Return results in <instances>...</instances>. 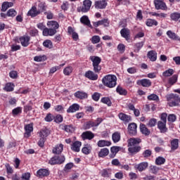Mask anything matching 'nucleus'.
I'll list each match as a JSON object with an SVG mask.
<instances>
[{"label": "nucleus", "mask_w": 180, "mask_h": 180, "mask_svg": "<svg viewBox=\"0 0 180 180\" xmlns=\"http://www.w3.org/2000/svg\"><path fill=\"white\" fill-rule=\"evenodd\" d=\"M37 174L40 178H43V176H49V175H50V172L46 169H40L37 171Z\"/></svg>", "instance_id": "obj_22"}, {"label": "nucleus", "mask_w": 180, "mask_h": 180, "mask_svg": "<svg viewBox=\"0 0 180 180\" xmlns=\"http://www.w3.org/2000/svg\"><path fill=\"white\" fill-rule=\"evenodd\" d=\"M46 60H47L46 56H37L34 58V61H37V63L46 61Z\"/></svg>", "instance_id": "obj_43"}, {"label": "nucleus", "mask_w": 180, "mask_h": 180, "mask_svg": "<svg viewBox=\"0 0 180 180\" xmlns=\"http://www.w3.org/2000/svg\"><path fill=\"white\" fill-rule=\"evenodd\" d=\"M141 150V146H129L128 148V151L131 153V154H137V153L140 152Z\"/></svg>", "instance_id": "obj_17"}, {"label": "nucleus", "mask_w": 180, "mask_h": 180, "mask_svg": "<svg viewBox=\"0 0 180 180\" xmlns=\"http://www.w3.org/2000/svg\"><path fill=\"white\" fill-rule=\"evenodd\" d=\"M75 96L79 99H86V98H88V94L83 91H77L75 94Z\"/></svg>", "instance_id": "obj_31"}, {"label": "nucleus", "mask_w": 180, "mask_h": 180, "mask_svg": "<svg viewBox=\"0 0 180 180\" xmlns=\"http://www.w3.org/2000/svg\"><path fill=\"white\" fill-rule=\"evenodd\" d=\"M82 144L81 141H75L72 145L71 149L75 153H79V148H81Z\"/></svg>", "instance_id": "obj_21"}, {"label": "nucleus", "mask_w": 180, "mask_h": 180, "mask_svg": "<svg viewBox=\"0 0 180 180\" xmlns=\"http://www.w3.org/2000/svg\"><path fill=\"white\" fill-rule=\"evenodd\" d=\"M20 41L21 43V45L23 47H27V46H29L30 44L29 41H30V37L29 36L21 37L20 38Z\"/></svg>", "instance_id": "obj_16"}, {"label": "nucleus", "mask_w": 180, "mask_h": 180, "mask_svg": "<svg viewBox=\"0 0 180 180\" xmlns=\"http://www.w3.org/2000/svg\"><path fill=\"white\" fill-rule=\"evenodd\" d=\"M80 106L77 104L74 103L69 107V109L67 110V113H75L77 110H79Z\"/></svg>", "instance_id": "obj_19"}, {"label": "nucleus", "mask_w": 180, "mask_h": 180, "mask_svg": "<svg viewBox=\"0 0 180 180\" xmlns=\"http://www.w3.org/2000/svg\"><path fill=\"white\" fill-rule=\"evenodd\" d=\"M170 18L172 20H174V22H178L180 18V13H173L170 15Z\"/></svg>", "instance_id": "obj_42"}, {"label": "nucleus", "mask_w": 180, "mask_h": 180, "mask_svg": "<svg viewBox=\"0 0 180 180\" xmlns=\"http://www.w3.org/2000/svg\"><path fill=\"white\" fill-rule=\"evenodd\" d=\"M44 11H46V6L44 5V3H39L38 5V12L41 13V12Z\"/></svg>", "instance_id": "obj_56"}, {"label": "nucleus", "mask_w": 180, "mask_h": 180, "mask_svg": "<svg viewBox=\"0 0 180 180\" xmlns=\"http://www.w3.org/2000/svg\"><path fill=\"white\" fill-rule=\"evenodd\" d=\"M117 77L114 75H108L102 79V82L108 88H115Z\"/></svg>", "instance_id": "obj_1"}, {"label": "nucleus", "mask_w": 180, "mask_h": 180, "mask_svg": "<svg viewBox=\"0 0 180 180\" xmlns=\"http://www.w3.org/2000/svg\"><path fill=\"white\" fill-rule=\"evenodd\" d=\"M49 134H50V130H49L47 128H44L41 129L39 132L40 137L43 139H46V137H48Z\"/></svg>", "instance_id": "obj_33"}, {"label": "nucleus", "mask_w": 180, "mask_h": 180, "mask_svg": "<svg viewBox=\"0 0 180 180\" xmlns=\"http://www.w3.org/2000/svg\"><path fill=\"white\" fill-rule=\"evenodd\" d=\"M63 144L57 145L52 150L53 154H61L63 153Z\"/></svg>", "instance_id": "obj_30"}, {"label": "nucleus", "mask_w": 180, "mask_h": 180, "mask_svg": "<svg viewBox=\"0 0 180 180\" xmlns=\"http://www.w3.org/2000/svg\"><path fill=\"white\" fill-rule=\"evenodd\" d=\"M101 25H103L105 27H108L109 26V20L108 19H103L94 23L95 27H98Z\"/></svg>", "instance_id": "obj_24"}, {"label": "nucleus", "mask_w": 180, "mask_h": 180, "mask_svg": "<svg viewBox=\"0 0 180 180\" xmlns=\"http://www.w3.org/2000/svg\"><path fill=\"white\" fill-rule=\"evenodd\" d=\"M95 137V134L91 131H84L82 134V139L83 140H92Z\"/></svg>", "instance_id": "obj_11"}, {"label": "nucleus", "mask_w": 180, "mask_h": 180, "mask_svg": "<svg viewBox=\"0 0 180 180\" xmlns=\"http://www.w3.org/2000/svg\"><path fill=\"white\" fill-rule=\"evenodd\" d=\"M119 119L122 120V122H125V123H129L130 120H131V117L123 112H121L118 115Z\"/></svg>", "instance_id": "obj_23"}, {"label": "nucleus", "mask_w": 180, "mask_h": 180, "mask_svg": "<svg viewBox=\"0 0 180 180\" xmlns=\"http://www.w3.org/2000/svg\"><path fill=\"white\" fill-rule=\"evenodd\" d=\"M148 57L150 61H155L157 60V53L154 51H150L148 53Z\"/></svg>", "instance_id": "obj_36"}, {"label": "nucleus", "mask_w": 180, "mask_h": 180, "mask_svg": "<svg viewBox=\"0 0 180 180\" xmlns=\"http://www.w3.org/2000/svg\"><path fill=\"white\" fill-rule=\"evenodd\" d=\"M117 94H120V95H127V91L126 89H123L122 86H118L116 89Z\"/></svg>", "instance_id": "obj_44"}, {"label": "nucleus", "mask_w": 180, "mask_h": 180, "mask_svg": "<svg viewBox=\"0 0 180 180\" xmlns=\"http://www.w3.org/2000/svg\"><path fill=\"white\" fill-rule=\"evenodd\" d=\"M140 131L142 134H144V136H150V134L151 133L144 124H140Z\"/></svg>", "instance_id": "obj_25"}, {"label": "nucleus", "mask_w": 180, "mask_h": 180, "mask_svg": "<svg viewBox=\"0 0 180 180\" xmlns=\"http://www.w3.org/2000/svg\"><path fill=\"white\" fill-rule=\"evenodd\" d=\"M80 22L84 26H88V27H91L92 29V25H91V20H89V18L87 15H83L80 18Z\"/></svg>", "instance_id": "obj_14"}, {"label": "nucleus", "mask_w": 180, "mask_h": 180, "mask_svg": "<svg viewBox=\"0 0 180 180\" xmlns=\"http://www.w3.org/2000/svg\"><path fill=\"white\" fill-rule=\"evenodd\" d=\"M84 77L88 78V79H91V81H96V79H98V75L94 72L92 70H88L86 72Z\"/></svg>", "instance_id": "obj_8"}, {"label": "nucleus", "mask_w": 180, "mask_h": 180, "mask_svg": "<svg viewBox=\"0 0 180 180\" xmlns=\"http://www.w3.org/2000/svg\"><path fill=\"white\" fill-rule=\"evenodd\" d=\"M19 113H22V108L18 107L12 110V114L15 116L16 115H19Z\"/></svg>", "instance_id": "obj_62"}, {"label": "nucleus", "mask_w": 180, "mask_h": 180, "mask_svg": "<svg viewBox=\"0 0 180 180\" xmlns=\"http://www.w3.org/2000/svg\"><path fill=\"white\" fill-rule=\"evenodd\" d=\"M155 124H157V120L155 118L150 119L148 123V126H150V127H154Z\"/></svg>", "instance_id": "obj_59"}, {"label": "nucleus", "mask_w": 180, "mask_h": 180, "mask_svg": "<svg viewBox=\"0 0 180 180\" xmlns=\"http://www.w3.org/2000/svg\"><path fill=\"white\" fill-rule=\"evenodd\" d=\"M143 46H144V41L136 43L135 44V47L136 48V49H135V51H137V53H139V51H140V49H141Z\"/></svg>", "instance_id": "obj_54"}, {"label": "nucleus", "mask_w": 180, "mask_h": 180, "mask_svg": "<svg viewBox=\"0 0 180 180\" xmlns=\"http://www.w3.org/2000/svg\"><path fill=\"white\" fill-rule=\"evenodd\" d=\"M37 15H40V11H38L36 6H32V8L28 11L27 15L31 16V18H36Z\"/></svg>", "instance_id": "obj_15"}, {"label": "nucleus", "mask_w": 180, "mask_h": 180, "mask_svg": "<svg viewBox=\"0 0 180 180\" xmlns=\"http://www.w3.org/2000/svg\"><path fill=\"white\" fill-rule=\"evenodd\" d=\"M151 154H153V152L150 150H146L142 155L144 157V158H148V157H151Z\"/></svg>", "instance_id": "obj_60"}, {"label": "nucleus", "mask_w": 180, "mask_h": 180, "mask_svg": "<svg viewBox=\"0 0 180 180\" xmlns=\"http://www.w3.org/2000/svg\"><path fill=\"white\" fill-rule=\"evenodd\" d=\"M22 180H30V173L27 172L22 174Z\"/></svg>", "instance_id": "obj_63"}, {"label": "nucleus", "mask_w": 180, "mask_h": 180, "mask_svg": "<svg viewBox=\"0 0 180 180\" xmlns=\"http://www.w3.org/2000/svg\"><path fill=\"white\" fill-rule=\"evenodd\" d=\"M90 60L93 63V71L96 74H99L102 70V66L100 65L102 59L98 56H90Z\"/></svg>", "instance_id": "obj_2"}, {"label": "nucleus", "mask_w": 180, "mask_h": 180, "mask_svg": "<svg viewBox=\"0 0 180 180\" xmlns=\"http://www.w3.org/2000/svg\"><path fill=\"white\" fill-rule=\"evenodd\" d=\"M63 116L61 115H58L55 117V118L53 119L54 122L56 123H61L63 122Z\"/></svg>", "instance_id": "obj_61"}, {"label": "nucleus", "mask_w": 180, "mask_h": 180, "mask_svg": "<svg viewBox=\"0 0 180 180\" xmlns=\"http://www.w3.org/2000/svg\"><path fill=\"white\" fill-rule=\"evenodd\" d=\"M178 81V75H174L172 77L169 79V84L170 85H174Z\"/></svg>", "instance_id": "obj_48"}, {"label": "nucleus", "mask_w": 180, "mask_h": 180, "mask_svg": "<svg viewBox=\"0 0 180 180\" xmlns=\"http://www.w3.org/2000/svg\"><path fill=\"white\" fill-rule=\"evenodd\" d=\"M146 25L149 27L157 26V25H158V22L155 20L148 19L146 21Z\"/></svg>", "instance_id": "obj_45"}, {"label": "nucleus", "mask_w": 180, "mask_h": 180, "mask_svg": "<svg viewBox=\"0 0 180 180\" xmlns=\"http://www.w3.org/2000/svg\"><path fill=\"white\" fill-rule=\"evenodd\" d=\"M54 119H56V117H54V115H53V114L51 113H49L46 115V116L44 118L45 122H53V120H54Z\"/></svg>", "instance_id": "obj_49"}, {"label": "nucleus", "mask_w": 180, "mask_h": 180, "mask_svg": "<svg viewBox=\"0 0 180 180\" xmlns=\"http://www.w3.org/2000/svg\"><path fill=\"white\" fill-rule=\"evenodd\" d=\"M148 167V163L147 162H143L136 165V169H138V171H139L140 172H143V171L146 169Z\"/></svg>", "instance_id": "obj_18"}, {"label": "nucleus", "mask_w": 180, "mask_h": 180, "mask_svg": "<svg viewBox=\"0 0 180 180\" xmlns=\"http://www.w3.org/2000/svg\"><path fill=\"white\" fill-rule=\"evenodd\" d=\"M167 120L168 122H171L172 123H174V122L176 120V115L174 114L169 115V116L167 117Z\"/></svg>", "instance_id": "obj_58"}, {"label": "nucleus", "mask_w": 180, "mask_h": 180, "mask_svg": "<svg viewBox=\"0 0 180 180\" xmlns=\"http://www.w3.org/2000/svg\"><path fill=\"white\" fill-rule=\"evenodd\" d=\"M101 41V37L98 35H94L91 37V43L93 44H98Z\"/></svg>", "instance_id": "obj_51"}, {"label": "nucleus", "mask_w": 180, "mask_h": 180, "mask_svg": "<svg viewBox=\"0 0 180 180\" xmlns=\"http://www.w3.org/2000/svg\"><path fill=\"white\" fill-rule=\"evenodd\" d=\"M174 75L173 69H169L162 73L163 77H171Z\"/></svg>", "instance_id": "obj_52"}, {"label": "nucleus", "mask_w": 180, "mask_h": 180, "mask_svg": "<svg viewBox=\"0 0 180 180\" xmlns=\"http://www.w3.org/2000/svg\"><path fill=\"white\" fill-rule=\"evenodd\" d=\"M154 4L155 9L158 11H160V9L162 11H167V9H168L167 4L164 2V0H155Z\"/></svg>", "instance_id": "obj_5"}, {"label": "nucleus", "mask_w": 180, "mask_h": 180, "mask_svg": "<svg viewBox=\"0 0 180 180\" xmlns=\"http://www.w3.org/2000/svg\"><path fill=\"white\" fill-rule=\"evenodd\" d=\"M167 101L169 102V106H179L180 97L178 94H171L167 96Z\"/></svg>", "instance_id": "obj_3"}, {"label": "nucleus", "mask_w": 180, "mask_h": 180, "mask_svg": "<svg viewBox=\"0 0 180 180\" xmlns=\"http://www.w3.org/2000/svg\"><path fill=\"white\" fill-rule=\"evenodd\" d=\"M15 15H18V13L13 8L9 9L7 12V16H9L11 18H15Z\"/></svg>", "instance_id": "obj_50"}, {"label": "nucleus", "mask_w": 180, "mask_h": 180, "mask_svg": "<svg viewBox=\"0 0 180 180\" xmlns=\"http://www.w3.org/2000/svg\"><path fill=\"white\" fill-rule=\"evenodd\" d=\"M120 151V147L119 146H112L110 148L111 154L110 155V158H115L116 154Z\"/></svg>", "instance_id": "obj_27"}, {"label": "nucleus", "mask_w": 180, "mask_h": 180, "mask_svg": "<svg viewBox=\"0 0 180 180\" xmlns=\"http://www.w3.org/2000/svg\"><path fill=\"white\" fill-rule=\"evenodd\" d=\"M101 102H102V103L108 105V106H112V101H110V98H109V97L102 98Z\"/></svg>", "instance_id": "obj_41"}, {"label": "nucleus", "mask_w": 180, "mask_h": 180, "mask_svg": "<svg viewBox=\"0 0 180 180\" xmlns=\"http://www.w3.org/2000/svg\"><path fill=\"white\" fill-rule=\"evenodd\" d=\"M71 72H72V67L71 66L67 67L63 70V74L65 75H70Z\"/></svg>", "instance_id": "obj_55"}, {"label": "nucleus", "mask_w": 180, "mask_h": 180, "mask_svg": "<svg viewBox=\"0 0 180 180\" xmlns=\"http://www.w3.org/2000/svg\"><path fill=\"white\" fill-rule=\"evenodd\" d=\"M4 89V91H6V92H12V91H13V84L7 83Z\"/></svg>", "instance_id": "obj_47"}, {"label": "nucleus", "mask_w": 180, "mask_h": 180, "mask_svg": "<svg viewBox=\"0 0 180 180\" xmlns=\"http://www.w3.org/2000/svg\"><path fill=\"white\" fill-rule=\"evenodd\" d=\"M92 6V1L91 0H84L83 2V6L77 8V12H83V13H86L91 9Z\"/></svg>", "instance_id": "obj_4"}, {"label": "nucleus", "mask_w": 180, "mask_h": 180, "mask_svg": "<svg viewBox=\"0 0 180 180\" xmlns=\"http://www.w3.org/2000/svg\"><path fill=\"white\" fill-rule=\"evenodd\" d=\"M108 6V3L106 0H99L96 1L94 3V7L96 9H105Z\"/></svg>", "instance_id": "obj_7"}, {"label": "nucleus", "mask_w": 180, "mask_h": 180, "mask_svg": "<svg viewBox=\"0 0 180 180\" xmlns=\"http://www.w3.org/2000/svg\"><path fill=\"white\" fill-rule=\"evenodd\" d=\"M43 46L46 49H53V42L50 39H46L44 41Z\"/></svg>", "instance_id": "obj_40"}, {"label": "nucleus", "mask_w": 180, "mask_h": 180, "mask_svg": "<svg viewBox=\"0 0 180 180\" xmlns=\"http://www.w3.org/2000/svg\"><path fill=\"white\" fill-rule=\"evenodd\" d=\"M47 26L49 27V29H55L57 30L58 27H60V25H58V22L56 21H49L47 22Z\"/></svg>", "instance_id": "obj_29"}, {"label": "nucleus", "mask_w": 180, "mask_h": 180, "mask_svg": "<svg viewBox=\"0 0 180 180\" xmlns=\"http://www.w3.org/2000/svg\"><path fill=\"white\" fill-rule=\"evenodd\" d=\"M57 33V30L53 28H47L46 27L43 30L44 36H54Z\"/></svg>", "instance_id": "obj_13"}, {"label": "nucleus", "mask_w": 180, "mask_h": 180, "mask_svg": "<svg viewBox=\"0 0 180 180\" xmlns=\"http://www.w3.org/2000/svg\"><path fill=\"white\" fill-rule=\"evenodd\" d=\"M141 143V139L139 138H131L129 139L128 144L129 146H137Z\"/></svg>", "instance_id": "obj_26"}, {"label": "nucleus", "mask_w": 180, "mask_h": 180, "mask_svg": "<svg viewBox=\"0 0 180 180\" xmlns=\"http://www.w3.org/2000/svg\"><path fill=\"white\" fill-rule=\"evenodd\" d=\"M25 133L24 134V136L27 139L30 137V133L33 131V124H28L25 126Z\"/></svg>", "instance_id": "obj_12"}, {"label": "nucleus", "mask_w": 180, "mask_h": 180, "mask_svg": "<svg viewBox=\"0 0 180 180\" xmlns=\"http://www.w3.org/2000/svg\"><path fill=\"white\" fill-rule=\"evenodd\" d=\"M128 132L131 136L137 134V124L132 122L128 125Z\"/></svg>", "instance_id": "obj_6"}, {"label": "nucleus", "mask_w": 180, "mask_h": 180, "mask_svg": "<svg viewBox=\"0 0 180 180\" xmlns=\"http://www.w3.org/2000/svg\"><path fill=\"white\" fill-rule=\"evenodd\" d=\"M109 155V149L107 148H102L99 153H98V157L103 158L104 157H106V155Z\"/></svg>", "instance_id": "obj_34"}, {"label": "nucleus", "mask_w": 180, "mask_h": 180, "mask_svg": "<svg viewBox=\"0 0 180 180\" xmlns=\"http://www.w3.org/2000/svg\"><path fill=\"white\" fill-rule=\"evenodd\" d=\"M171 146L172 150H176V148H178L179 146V140H178L177 139H173L171 142Z\"/></svg>", "instance_id": "obj_38"}, {"label": "nucleus", "mask_w": 180, "mask_h": 180, "mask_svg": "<svg viewBox=\"0 0 180 180\" xmlns=\"http://www.w3.org/2000/svg\"><path fill=\"white\" fill-rule=\"evenodd\" d=\"M121 36L124 37L126 40H129L130 39V30L127 28H123L120 31Z\"/></svg>", "instance_id": "obj_20"}, {"label": "nucleus", "mask_w": 180, "mask_h": 180, "mask_svg": "<svg viewBox=\"0 0 180 180\" xmlns=\"http://www.w3.org/2000/svg\"><path fill=\"white\" fill-rule=\"evenodd\" d=\"M91 127H95V122H94L92 121H89V122H86L84 124V130H88V129H91Z\"/></svg>", "instance_id": "obj_39"}, {"label": "nucleus", "mask_w": 180, "mask_h": 180, "mask_svg": "<svg viewBox=\"0 0 180 180\" xmlns=\"http://www.w3.org/2000/svg\"><path fill=\"white\" fill-rule=\"evenodd\" d=\"M137 85H141L144 88L151 86V81L148 79H142L136 82Z\"/></svg>", "instance_id": "obj_9"}, {"label": "nucleus", "mask_w": 180, "mask_h": 180, "mask_svg": "<svg viewBox=\"0 0 180 180\" xmlns=\"http://www.w3.org/2000/svg\"><path fill=\"white\" fill-rule=\"evenodd\" d=\"M167 35L169 39H172V40H178L179 41H180V37H178V35H176L175 32H172V31L171 30L167 32Z\"/></svg>", "instance_id": "obj_28"}, {"label": "nucleus", "mask_w": 180, "mask_h": 180, "mask_svg": "<svg viewBox=\"0 0 180 180\" xmlns=\"http://www.w3.org/2000/svg\"><path fill=\"white\" fill-rule=\"evenodd\" d=\"M112 143L109 141L100 140L98 141L97 146L98 147H109Z\"/></svg>", "instance_id": "obj_32"}, {"label": "nucleus", "mask_w": 180, "mask_h": 180, "mask_svg": "<svg viewBox=\"0 0 180 180\" xmlns=\"http://www.w3.org/2000/svg\"><path fill=\"white\" fill-rule=\"evenodd\" d=\"M150 169L152 174H157L160 171V169L157 166H150Z\"/></svg>", "instance_id": "obj_64"}, {"label": "nucleus", "mask_w": 180, "mask_h": 180, "mask_svg": "<svg viewBox=\"0 0 180 180\" xmlns=\"http://www.w3.org/2000/svg\"><path fill=\"white\" fill-rule=\"evenodd\" d=\"M49 164H50L51 165H56L58 164V162L57 160V156H54V157L51 158L49 162Z\"/></svg>", "instance_id": "obj_57"}, {"label": "nucleus", "mask_w": 180, "mask_h": 180, "mask_svg": "<svg viewBox=\"0 0 180 180\" xmlns=\"http://www.w3.org/2000/svg\"><path fill=\"white\" fill-rule=\"evenodd\" d=\"M148 101H160V98L157 94H152L149 96H148Z\"/></svg>", "instance_id": "obj_53"}, {"label": "nucleus", "mask_w": 180, "mask_h": 180, "mask_svg": "<svg viewBox=\"0 0 180 180\" xmlns=\"http://www.w3.org/2000/svg\"><path fill=\"white\" fill-rule=\"evenodd\" d=\"M92 148L91 147V145H85L84 148L82 149V152L83 154H85L86 155H88V154H91V150Z\"/></svg>", "instance_id": "obj_37"}, {"label": "nucleus", "mask_w": 180, "mask_h": 180, "mask_svg": "<svg viewBox=\"0 0 180 180\" xmlns=\"http://www.w3.org/2000/svg\"><path fill=\"white\" fill-rule=\"evenodd\" d=\"M156 165H162V164H165V158L162 157H158L155 160Z\"/></svg>", "instance_id": "obj_46"}, {"label": "nucleus", "mask_w": 180, "mask_h": 180, "mask_svg": "<svg viewBox=\"0 0 180 180\" xmlns=\"http://www.w3.org/2000/svg\"><path fill=\"white\" fill-rule=\"evenodd\" d=\"M158 127L160 131V133H167V131H168V128H167V122L158 121Z\"/></svg>", "instance_id": "obj_10"}, {"label": "nucleus", "mask_w": 180, "mask_h": 180, "mask_svg": "<svg viewBox=\"0 0 180 180\" xmlns=\"http://www.w3.org/2000/svg\"><path fill=\"white\" fill-rule=\"evenodd\" d=\"M120 132L115 131L112 135V141L114 143H119L120 141Z\"/></svg>", "instance_id": "obj_35"}]
</instances>
